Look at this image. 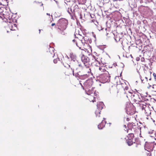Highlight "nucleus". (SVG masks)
<instances>
[{"mask_svg": "<svg viewBox=\"0 0 156 156\" xmlns=\"http://www.w3.org/2000/svg\"><path fill=\"white\" fill-rule=\"evenodd\" d=\"M70 58H71V60L73 61L74 62L76 61V56L75 54L73 53H70L69 55Z\"/></svg>", "mask_w": 156, "mask_h": 156, "instance_id": "nucleus-13", "label": "nucleus"}, {"mask_svg": "<svg viewBox=\"0 0 156 156\" xmlns=\"http://www.w3.org/2000/svg\"><path fill=\"white\" fill-rule=\"evenodd\" d=\"M81 59L86 67V69L87 70V73H91V70L90 68V59L87 56L82 55Z\"/></svg>", "mask_w": 156, "mask_h": 156, "instance_id": "nucleus-2", "label": "nucleus"}, {"mask_svg": "<svg viewBox=\"0 0 156 156\" xmlns=\"http://www.w3.org/2000/svg\"><path fill=\"white\" fill-rule=\"evenodd\" d=\"M53 55L52 56V57L53 58L54 57V56L55 55V53H53Z\"/></svg>", "mask_w": 156, "mask_h": 156, "instance_id": "nucleus-32", "label": "nucleus"}, {"mask_svg": "<svg viewBox=\"0 0 156 156\" xmlns=\"http://www.w3.org/2000/svg\"><path fill=\"white\" fill-rule=\"evenodd\" d=\"M143 99L144 101H147L148 100V99L147 98V97L146 96L145 97H144L143 98Z\"/></svg>", "mask_w": 156, "mask_h": 156, "instance_id": "nucleus-22", "label": "nucleus"}, {"mask_svg": "<svg viewBox=\"0 0 156 156\" xmlns=\"http://www.w3.org/2000/svg\"><path fill=\"white\" fill-rule=\"evenodd\" d=\"M76 45L77 47H79V48H80V47H79V46L78 45V44H77V42H76Z\"/></svg>", "mask_w": 156, "mask_h": 156, "instance_id": "nucleus-28", "label": "nucleus"}, {"mask_svg": "<svg viewBox=\"0 0 156 156\" xmlns=\"http://www.w3.org/2000/svg\"><path fill=\"white\" fill-rule=\"evenodd\" d=\"M136 128L137 129L138 131L140 130V128H139L138 127H137Z\"/></svg>", "mask_w": 156, "mask_h": 156, "instance_id": "nucleus-29", "label": "nucleus"}, {"mask_svg": "<svg viewBox=\"0 0 156 156\" xmlns=\"http://www.w3.org/2000/svg\"><path fill=\"white\" fill-rule=\"evenodd\" d=\"M39 33H40V31H41V30H39Z\"/></svg>", "mask_w": 156, "mask_h": 156, "instance_id": "nucleus-40", "label": "nucleus"}, {"mask_svg": "<svg viewBox=\"0 0 156 156\" xmlns=\"http://www.w3.org/2000/svg\"><path fill=\"white\" fill-rule=\"evenodd\" d=\"M94 88L92 87L91 88V89H85V92L86 94L92 96V94H96V93L95 92V91L93 90Z\"/></svg>", "mask_w": 156, "mask_h": 156, "instance_id": "nucleus-11", "label": "nucleus"}, {"mask_svg": "<svg viewBox=\"0 0 156 156\" xmlns=\"http://www.w3.org/2000/svg\"><path fill=\"white\" fill-rule=\"evenodd\" d=\"M97 94L96 93V94H92V96L93 97L94 100H92V101L93 102H94V101H96V98L97 95Z\"/></svg>", "mask_w": 156, "mask_h": 156, "instance_id": "nucleus-19", "label": "nucleus"}, {"mask_svg": "<svg viewBox=\"0 0 156 156\" xmlns=\"http://www.w3.org/2000/svg\"><path fill=\"white\" fill-rule=\"evenodd\" d=\"M151 78H150L149 79V80H151Z\"/></svg>", "mask_w": 156, "mask_h": 156, "instance_id": "nucleus-39", "label": "nucleus"}, {"mask_svg": "<svg viewBox=\"0 0 156 156\" xmlns=\"http://www.w3.org/2000/svg\"><path fill=\"white\" fill-rule=\"evenodd\" d=\"M106 121L102 120L101 122L98 125V128L99 129H102L105 127V124H106Z\"/></svg>", "mask_w": 156, "mask_h": 156, "instance_id": "nucleus-14", "label": "nucleus"}, {"mask_svg": "<svg viewBox=\"0 0 156 156\" xmlns=\"http://www.w3.org/2000/svg\"><path fill=\"white\" fill-rule=\"evenodd\" d=\"M82 43V44L84 45L86 43L85 42V38L84 37L83 38V39L81 40L80 41Z\"/></svg>", "mask_w": 156, "mask_h": 156, "instance_id": "nucleus-20", "label": "nucleus"}, {"mask_svg": "<svg viewBox=\"0 0 156 156\" xmlns=\"http://www.w3.org/2000/svg\"><path fill=\"white\" fill-rule=\"evenodd\" d=\"M126 142L129 146H130L133 144V140H131V139L130 140H126Z\"/></svg>", "mask_w": 156, "mask_h": 156, "instance_id": "nucleus-17", "label": "nucleus"}, {"mask_svg": "<svg viewBox=\"0 0 156 156\" xmlns=\"http://www.w3.org/2000/svg\"><path fill=\"white\" fill-rule=\"evenodd\" d=\"M104 105L102 102H99L97 103V109L95 112V114L96 117H100L101 110L103 108Z\"/></svg>", "mask_w": 156, "mask_h": 156, "instance_id": "nucleus-5", "label": "nucleus"}, {"mask_svg": "<svg viewBox=\"0 0 156 156\" xmlns=\"http://www.w3.org/2000/svg\"><path fill=\"white\" fill-rule=\"evenodd\" d=\"M129 89V87L128 86H126L124 88V90H127Z\"/></svg>", "mask_w": 156, "mask_h": 156, "instance_id": "nucleus-25", "label": "nucleus"}, {"mask_svg": "<svg viewBox=\"0 0 156 156\" xmlns=\"http://www.w3.org/2000/svg\"><path fill=\"white\" fill-rule=\"evenodd\" d=\"M68 23L67 20L64 18L58 20L57 26L58 31L59 33L62 35H65L66 34L65 30L67 27Z\"/></svg>", "mask_w": 156, "mask_h": 156, "instance_id": "nucleus-1", "label": "nucleus"}, {"mask_svg": "<svg viewBox=\"0 0 156 156\" xmlns=\"http://www.w3.org/2000/svg\"><path fill=\"white\" fill-rule=\"evenodd\" d=\"M70 10L71 11H72V9H70Z\"/></svg>", "mask_w": 156, "mask_h": 156, "instance_id": "nucleus-45", "label": "nucleus"}, {"mask_svg": "<svg viewBox=\"0 0 156 156\" xmlns=\"http://www.w3.org/2000/svg\"><path fill=\"white\" fill-rule=\"evenodd\" d=\"M73 65L75 70L76 71V73H78V71H79L80 72H81V70L87 71V70L86 69V67H84L77 61H76L75 62V64Z\"/></svg>", "mask_w": 156, "mask_h": 156, "instance_id": "nucleus-6", "label": "nucleus"}, {"mask_svg": "<svg viewBox=\"0 0 156 156\" xmlns=\"http://www.w3.org/2000/svg\"><path fill=\"white\" fill-rule=\"evenodd\" d=\"M153 76H154V79L156 81V74L155 73H153Z\"/></svg>", "mask_w": 156, "mask_h": 156, "instance_id": "nucleus-24", "label": "nucleus"}, {"mask_svg": "<svg viewBox=\"0 0 156 156\" xmlns=\"http://www.w3.org/2000/svg\"><path fill=\"white\" fill-rule=\"evenodd\" d=\"M73 42H75V40L74 39L73 40Z\"/></svg>", "mask_w": 156, "mask_h": 156, "instance_id": "nucleus-34", "label": "nucleus"}, {"mask_svg": "<svg viewBox=\"0 0 156 156\" xmlns=\"http://www.w3.org/2000/svg\"><path fill=\"white\" fill-rule=\"evenodd\" d=\"M98 29L99 30V31H100V30H102V29H99V28Z\"/></svg>", "mask_w": 156, "mask_h": 156, "instance_id": "nucleus-37", "label": "nucleus"}, {"mask_svg": "<svg viewBox=\"0 0 156 156\" xmlns=\"http://www.w3.org/2000/svg\"><path fill=\"white\" fill-rule=\"evenodd\" d=\"M80 84L81 85V86L82 87H83V89H84V87H83V85H82V83H81V82H80Z\"/></svg>", "mask_w": 156, "mask_h": 156, "instance_id": "nucleus-27", "label": "nucleus"}, {"mask_svg": "<svg viewBox=\"0 0 156 156\" xmlns=\"http://www.w3.org/2000/svg\"><path fill=\"white\" fill-rule=\"evenodd\" d=\"M130 56L131 57V58H133L132 56V55H130Z\"/></svg>", "mask_w": 156, "mask_h": 156, "instance_id": "nucleus-33", "label": "nucleus"}, {"mask_svg": "<svg viewBox=\"0 0 156 156\" xmlns=\"http://www.w3.org/2000/svg\"><path fill=\"white\" fill-rule=\"evenodd\" d=\"M99 69L100 71H101V72H105V73L106 72H107L105 69L104 67H99Z\"/></svg>", "mask_w": 156, "mask_h": 156, "instance_id": "nucleus-18", "label": "nucleus"}, {"mask_svg": "<svg viewBox=\"0 0 156 156\" xmlns=\"http://www.w3.org/2000/svg\"><path fill=\"white\" fill-rule=\"evenodd\" d=\"M93 36H94V37H95V35H93Z\"/></svg>", "mask_w": 156, "mask_h": 156, "instance_id": "nucleus-38", "label": "nucleus"}, {"mask_svg": "<svg viewBox=\"0 0 156 156\" xmlns=\"http://www.w3.org/2000/svg\"><path fill=\"white\" fill-rule=\"evenodd\" d=\"M96 78L97 80H99L102 83L108 82L110 80V76L108 72H106L105 73L102 74L98 76H97Z\"/></svg>", "mask_w": 156, "mask_h": 156, "instance_id": "nucleus-3", "label": "nucleus"}, {"mask_svg": "<svg viewBox=\"0 0 156 156\" xmlns=\"http://www.w3.org/2000/svg\"><path fill=\"white\" fill-rule=\"evenodd\" d=\"M145 78H146V79H147V77H145Z\"/></svg>", "mask_w": 156, "mask_h": 156, "instance_id": "nucleus-42", "label": "nucleus"}, {"mask_svg": "<svg viewBox=\"0 0 156 156\" xmlns=\"http://www.w3.org/2000/svg\"><path fill=\"white\" fill-rule=\"evenodd\" d=\"M55 25V23H53L51 24V26H54Z\"/></svg>", "mask_w": 156, "mask_h": 156, "instance_id": "nucleus-30", "label": "nucleus"}, {"mask_svg": "<svg viewBox=\"0 0 156 156\" xmlns=\"http://www.w3.org/2000/svg\"><path fill=\"white\" fill-rule=\"evenodd\" d=\"M140 106L142 110L144 111L145 113H147L148 112H150L151 113V112L149 110V105L145 103L143 104H140Z\"/></svg>", "mask_w": 156, "mask_h": 156, "instance_id": "nucleus-7", "label": "nucleus"}, {"mask_svg": "<svg viewBox=\"0 0 156 156\" xmlns=\"http://www.w3.org/2000/svg\"><path fill=\"white\" fill-rule=\"evenodd\" d=\"M150 136L151 137H153V136L152 135H150Z\"/></svg>", "mask_w": 156, "mask_h": 156, "instance_id": "nucleus-43", "label": "nucleus"}, {"mask_svg": "<svg viewBox=\"0 0 156 156\" xmlns=\"http://www.w3.org/2000/svg\"><path fill=\"white\" fill-rule=\"evenodd\" d=\"M11 30H16L17 28L16 25L14 23H10L9 25Z\"/></svg>", "mask_w": 156, "mask_h": 156, "instance_id": "nucleus-12", "label": "nucleus"}, {"mask_svg": "<svg viewBox=\"0 0 156 156\" xmlns=\"http://www.w3.org/2000/svg\"><path fill=\"white\" fill-rule=\"evenodd\" d=\"M43 5V4L42 3L41 4V6H42Z\"/></svg>", "mask_w": 156, "mask_h": 156, "instance_id": "nucleus-41", "label": "nucleus"}, {"mask_svg": "<svg viewBox=\"0 0 156 156\" xmlns=\"http://www.w3.org/2000/svg\"><path fill=\"white\" fill-rule=\"evenodd\" d=\"M67 56V57L68 58H69V57Z\"/></svg>", "mask_w": 156, "mask_h": 156, "instance_id": "nucleus-44", "label": "nucleus"}, {"mask_svg": "<svg viewBox=\"0 0 156 156\" xmlns=\"http://www.w3.org/2000/svg\"><path fill=\"white\" fill-rule=\"evenodd\" d=\"M73 74L74 76L80 80H84L88 77L89 73H88L87 71L84 72L83 73L81 72H80L79 71H78V73H76L75 74L74 73V69H72Z\"/></svg>", "mask_w": 156, "mask_h": 156, "instance_id": "nucleus-4", "label": "nucleus"}, {"mask_svg": "<svg viewBox=\"0 0 156 156\" xmlns=\"http://www.w3.org/2000/svg\"><path fill=\"white\" fill-rule=\"evenodd\" d=\"M68 12L69 14H71V13L69 11H68Z\"/></svg>", "mask_w": 156, "mask_h": 156, "instance_id": "nucleus-36", "label": "nucleus"}, {"mask_svg": "<svg viewBox=\"0 0 156 156\" xmlns=\"http://www.w3.org/2000/svg\"><path fill=\"white\" fill-rule=\"evenodd\" d=\"M126 111L127 114L132 115L135 113V108L133 106L128 105L126 107Z\"/></svg>", "mask_w": 156, "mask_h": 156, "instance_id": "nucleus-8", "label": "nucleus"}, {"mask_svg": "<svg viewBox=\"0 0 156 156\" xmlns=\"http://www.w3.org/2000/svg\"><path fill=\"white\" fill-rule=\"evenodd\" d=\"M144 60V57L142 58L141 59V62H143Z\"/></svg>", "mask_w": 156, "mask_h": 156, "instance_id": "nucleus-26", "label": "nucleus"}, {"mask_svg": "<svg viewBox=\"0 0 156 156\" xmlns=\"http://www.w3.org/2000/svg\"><path fill=\"white\" fill-rule=\"evenodd\" d=\"M58 59H59V58H58ZM57 61H58V58L57 59H55L53 60V62L55 63H56L57 62Z\"/></svg>", "mask_w": 156, "mask_h": 156, "instance_id": "nucleus-23", "label": "nucleus"}, {"mask_svg": "<svg viewBox=\"0 0 156 156\" xmlns=\"http://www.w3.org/2000/svg\"><path fill=\"white\" fill-rule=\"evenodd\" d=\"M47 15H49V16H50V14L49 13H47Z\"/></svg>", "mask_w": 156, "mask_h": 156, "instance_id": "nucleus-35", "label": "nucleus"}, {"mask_svg": "<svg viewBox=\"0 0 156 156\" xmlns=\"http://www.w3.org/2000/svg\"><path fill=\"white\" fill-rule=\"evenodd\" d=\"M94 63H95V65L97 66H99L100 64V62L98 60V58H96L95 57H94Z\"/></svg>", "mask_w": 156, "mask_h": 156, "instance_id": "nucleus-16", "label": "nucleus"}, {"mask_svg": "<svg viewBox=\"0 0 156 156\" xmlns=\"http://www.w3.org/2000/svg\"><path fill=\"white\" fill-rule=\"evenodd\" d=\"M134 135L133 133L129 134L128 135V136L125 138L126 140H133V138H134Z\"/></svg>", "mask_w": 156, "mask_h": 156, "instance_id": "nucleus-15", "label": "nucleus"}, {"mask_svg": "<svg viewBox=\"0 0 156 156\" xmlns=\"http://www.w3.org/2000/svg\"><path fill=\"white\" fill-rule=\"evenodd\" d=\"M103 119H105V118H103Z\"/></svg>", "mask_w": 156, "mask_h": 156, "instance_id": "nucleus-46", "label": "nucleus"}, {"mask_svg": "<svg viewBox=\"0 0 156 156\" xmlns=\"http://www.w3.org/2000/svg\"><path fill=\"white\" fill-rule=\"evenodd\" d=\"M153 145L152 143H146L144 146L145 150L148 152L152 151L154 148Z\"/></svg>", "mask_w": 156, "mask_h": 156, "instance_id": "nucleus-10", "label": "nucleus"}, {"mask_svg": "<svg viewBox=\"0 0 156 156\" xmlns=\"http://www.w3.org/2000/svg\"><path fill=\"white\" fill-rule=\"evenodd\" d=\"M93 83V81L92 79H89L83 83L84 87L86 89L90 88Z\"/></svg>", "mask_w": 156, "mask_h": 156, "instance_id": "nucleus-9", "label": "nucleus"}, {"mask_svg": "<svg viewBox=\"0 0 156 156\" xmlns=\"http://www.w3.org/2000/svg\"><path fill=\"white\" fill-rule=\"evenodd\" d=\"M34 3H40L39 2H37L36 1H34Z\"/></svg>", "mask_w": 156, "mask_h": 156, "instance_id": "nucleus-31", "label": "nucleus"}, {"mask_svg": "<svg viewBox=\"0 0 156 156\" xmlns=\"http://www.w3.org/2000/svg\"><path fill=\"white\" fill-rule=\"evenodd\" d=\"M148 133L149 134H153V135L155 134V131L153 130L149 131H148Z\"/></svg>", "mask_w": 156, "mask_h": 156, "instance_id": "nucleus-21", "label": "nucleus"}]
</instances>
